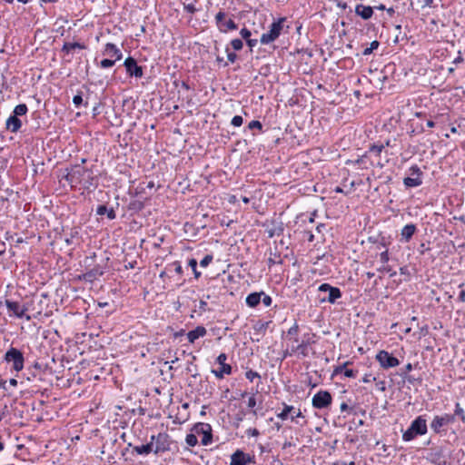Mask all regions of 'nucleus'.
<instances>
[{"mask_svg":"<svg viewBox=\"0 0 465 465\" xmlns=\"http://www.w3.org/2000/svg\"><path fill=\"white\" fill-rule=\"evenodd\" d=\"M454 418L458 416L465 423V411L459 402L455 404Z\"/></svg>","mask_w":465,"mask_h":465,"instance_id":"31","label":"nucleus"},{"mask_svg":"<svg viewBox=\"0 0 465 465\" xmlns=\"http://www.w3.org/2000/svg\"><path fill=\"white\" fill-rule=\"evenodd\" d=\"M124 65L126 69V73L130 76H134L136 78L143 77V72L142 66L137 64V62L134 58L129 56L124 60Z\"/></svg>","mask_w":465,"mask_h":465,"instance_id":"13","label":"nucleus"},{"mask_svg":"<svg viewBox=\"0 0 465 465\" xmlns=\"http://www.w3.org/2000/svg\"><path fill=\"white\" fill-rule=\"evenodd\" d=\"M261 302H262V303L268 307L272 304V298L269 296V295H266L264 292L263 294H262V297H261Z\"/></svg>","mask_w":465,"mask_h":465,"instance_id":"44","label":"nucleus"},{"mask_svg":"<svg viewBox=\"0 0 465 465\" xmlns=\"http://www.w3.org/2000/svg\"><path fill=\"white\" fill-rule=\"evenodd\" d=\"M314 338H315V334H313V333H306V334H304L302 342L300 344H297V345L292 344L291 345V350L290 351L286 350L283 352V357L285 358L287 356H291L293 353L301 354L303 357L308 356V354H309L308 347L310 345L315 343Z\"/></svg>","mask_w":465,"mask_h":465,"instance_id":"3","label":"nucleus"},{"mask_svg":"<svg viewBox=\"0 0 465 465\" xmlns=\"http://www.w3.org/2000/svg\"><path fill=\"white\" fill-rule=\"evenodd\" d=\"M263 292H252L246 297V303L249 307L254 308L261 302V297Z\"/></svg>","mask_w":465,"mask_h":465,"instance_id":"22","label":"nucleus"},{"mask_svg":"<svg viewBox=\"0 0 465 465\" xmlns=\"http://www.w3.org/2000/svg\"><path fill=\"white\" fill-rule=\"evenodd\" d=\"M224 18H225V13H223V12H219L215 15V20H216L218 26L223 23Z\"/></svg>","mask_w":465,"mask_h":465,"instance_id":"49","label":"nucleus"},{"mask_svg":"<svg viewBox=\"0 0 465 465\" xmlns=\"http://www.w3.org/2000/svg\"><path fill=\"white\" fill-rule=\"evenodd\" d=\"M331 395L327 391H320L312 397V404L316 409H324L331 404Z\"/></svg>","mask_w":465,"mask_h":465,"instance_id":"9","label":"nucleus"},{"mask_svg":"<svg viewBox=\"0 0 465 465\" xmlns=\"http://www.w3.org/2000/svg\"><path fill=\"white\" fill-rule=\"evenodd\" d=\"M355 13L357 15L361 16L362 19L367 20L372 16L373 10L369 5H363L360 4V5H356Z\"/></svg>","mask_w":465,"mask_h":465,"instance_id":"18","label":"nucleus"},{"mask_svg":"<svg viewBox=\"0 0 465 465\" xmlns=\"http://www.w3.org/2000/svg\"><path fill=\"white\" fill-rule=\"evenodd\" d=\"M184 9L191 14H193L196 11L195 7L193 5H185Z\"/></svg>","mask_w":465,"mask_h":465,"instance_id":"58","label":"nucleus"},{"mask_svg":"<svg viewBox=\"0 0 465 465\" xmlns=\"http://www.w3.org/2000/svg\"><path fill=\"white\" fill-rule=\"evenodd\" d=\"M227 360V355L225 353H221L217 359L216 361L221 365L227 364L225 361Z\"/></svg>","mask_w":465,"mask_h":465,"instance_id":"52","label":"nucleus"},{"mask_svg":"<svg viewBox=\"0 0 465 465\" xmlns=\"http://www.w3.org/2000/svg\"><path fill=\"white\" fill-rule=\"evenodd\" d=\"M64 178L72 188L82 187L89 189L91 186H94L93 172L81 164L71 167Z\"/></svg>","mask_w":465,"mask_h":465,"instance_id":"1","label":"nucleus"},{"mask_svg":"<svg viewBox=\"0 0 465 465\" xmlns=\"http://www.w3.org/2000/svg\"><path fill=\"white\" fill-rule=\"evenodd\" d=\"M427 421L423 416L417 417L411 426L402 434V440L404 441H411L417 436H421L427 433Z\"/></svg>","mask_w":465,"mask_h":465,"instance_id":"2","label":"nucleus"},{"mask_svg":"<svg viewBox=\"0 0 465 465\" xmlns=\"http://www.w3.org/2000/svg\"><path fill=\"white\" fill-rule=\"evenodd\" d=\"M357 371L351 370V369H346L344 371V375L348 378H354L356 377Z\"/></svg>","mask_w":465,"mask_h":465,"instance_id":"53","label":"nucleus"},{"mask_svg":"<svg viewBox=\"0 0 465 465\" xmlns=\"http://www.w3.org/2000/svg\"><path fill=\"white\" fill-rule=\"evenodd\" d=\"M5 360L7 362L13 363V369L16 371H20L24 368L25 358L23 353L15 349L10 348L5 354Z\"/></svg>","mask_w":465,"mask_h":465,"instance_id":"6","label":"nucleus"},{"mask_svg":"<svg viewBox=\"0 0 465 465\" xmlns=\"http://www.w3.org/2000/svg\"><path fill=\"white\" fill-rule=\"evenodd\" d=\"M409 172L411 177H406L403 179V184L407 188L418 187L422 183V172L418 165H412Z\"/></svg>","mask_w":465,"mask_h":465,"instance_id":"8","label":"nucleus"},{"mask_svg":"<svg viewBox=\"0 0 465 465\" xmlns=\"http://www.w3.org/2000/svg\"><path fill=\"white\" fill-rule=\"evenodd\" d=\"M247 406L251 409H253L256 406V398L254 394L249 397Z\"/></svg>","mask_w":465,"mask_h":465,"instance_id":"51","label":"nucleus"},{"mask_svg":"<svg viewBox=\"0 0 465 465\" xmlns=\"http://www.w3.org/2000/svg\"><path fill=\"white\" fill-rule=\"evenodd\" d=\"M245 377L250 381H252L255 378H261L260 374L257 371H254L252 370H249L245 372Z\"/></svg>","mask_w":465,"mask_h":465,"instance_id":"40","label":"nucleus"},{"mask_svg":"<svg viewBox=\"0 0 465 465\" xmlns=\"http://www.w3.org/2000/svg\"><path fill=\"white\" fill-rule=\"evenodd\" d=\"M212 261H213V255H210V254L205 255L200 262V265L202 267H207L212 262Z\"/></svg>","mask_w":465,"mask_h":465,"instance_id":"43","label":"nucleus"},{"mask_svg":"<svg viewBox=\"0 0 465 465\" xmlns=\"http://www.w3.org/2000/svg\"><path fill=\"white\" fill-rule=\"evenodd\" d=\"M285 21V17H280L277 21H274L270 25L269 31L262 35L260 39L261 44L269 45L274 42L281 35Z\"/></svg>","mask_w":465,"mask_h":465,"instance_id":"4","label":"nucleus"},{"mask_svg":"<svg viewBox=\"0 0 465 465\" xmlns=\"http://www.w3.org/2000/svg\"><path fill=\"white\" fill-rule=\"evenodd\" d=\"M231 45L233 50L240 51L243 46V43L241 39L236 38L231 41Z\"/></svg>","mask_w":465,"mask_h":465,"instance_id":"38","label":"nucleus"},{"mask_svg":"<svg viewBox=\"0 0 465 465\" xmlns=\"http://www.w3.org/2000/svg\"><path fill=\"white\" fill-rule=\"evenodd\" d=\"M416 232V226L414 224L405 225L401 232V238L405 242H408Z\"/></svg>","mask_w":465,"mask_h":465,"instance_id":"20","label":"nucleus"},{"mask_svg":"<svg viewBox=\"0 0 465 465\" xmlns=\"http://www.w3.org/2000/svg\"><path fill=\"white\" fill-rule=\"evenodd\" d=\"M96 213L98 215L106 214L110 220H114L116 216L114 210L113 208L107 209L105 205H99L96 209Z\"/></svg>","mask_w":465,"mask_h":465,"instance_id":"25","label":"nucleus"},{"mask_svg":"<svg viewBox=\"0 0 465 465\" xmlns=\"http://www.w3.org/2000/svg\"><path fill=\"white\" fill-rule=\"evenodd\" d=\"M427 460L439 465L444 462V457L440 450H430L427 455Z\"/></svg>","mask_w":465,"mask_h":465,"instance_id":"23","label":"nucleus"},{"mask_svg":"<svg viewBox=\"0 0 465 465\" xmlns=\"http://www.w3.org/2000/svg\"><path fill=\"white\" fill-rule=\"evenodd\" d=\"M459 301L461 302H465V291L464 290H462L460 292Z\"/></svg>","mask_w":465,"mask_h":465,"instance_id":"60","label":"nucleus"},{"mask_svg":"<svg viewBox=\"0 0 465 465\" xmlns=\"http://www.w3.org/2000/svg\"><path fill=\"white\" fill-rule=\"evenodd\" d=\"M340 409L341 411H346L347 410H349V406L346 402H342L340 406Z\"/></svg>","mask_w":465,"mask_h":465,"instance_id":"62","label":"nucleus"},{"mask_svg":"<svg viewBox=\"0 0 465 465\" xmlns=\"http://www.w3.org/2000/svg\"><path fill=\"white\" fill-rule=\"evenodd\" d=\"M380 271L391 272V268L386 264H382V268H381Z\"/></svg>","mask_w":465,"mask_h":465,"instance_id":"63","label":"nucleus"},{"mask_svg":"<svg viewBox=\"0 0 465 465\" xmlns=\"http://www.w3.org/2000/svg\"><path fill=\"white\" fill-rule=\"evenodd\" d=\"M292 411H293L294 415L292 416V420H294L295 418H303L304 417L300 409L297 410L296 411H295V410Z\"/></svg>","mask_w":465,"mask_h":465,"instance_id":"55","label":"nucleus"},{"mask_svg":"<svg viewBox=\"0 0 465 465\" xmlns=\"http://www.w3.org/2000/svg\"><path fill=\"white\" fill-rule=\"evenodd\" d=\"M372 381H375V378L371 377V374H365L362 378V382H364V383H369Z\"/></svg>","mask_w":465,"mask_h":465,"instance_id":"54","label":"nucleus"},{"mask_svg":"<svg viewBox=\"0 0 465 465\" xmlns=\"http://www.w3.org/2000/svg\"><path fill=\"white\" fill-rule=\"evenodd\" d=\"M347 364H348V362H345L344 364L338 366V367L335 369V372H337V373H341V372H343V373H344V371L346 370V366H347Z\"/></svg>","mask_w":465,"mask_h":465,"instance_id":"56","label":"nucleus"},{"mask_svg":"<svg viewBox=\"0 0 465 465\" xmlns=\"http://www.w3.org/2000/svg\"><path fill=\"white\" fill-rule=\"evenodd\" d=\"M240 35L246 41L247 39H249L252 35V33L249 29L247 28H242L241 31H240Z\"/></svg>","mask_w":465,"mask_h":465,"instance_id":"48","label":"nucleus"},{"mask_svg":"<svg viewBox=\"0 0 465 465\" xmlns=\"http://www.w3.org/2000/svg\"><path fill=\"white\" fill-rule=\"evenodd\" d=\"M115 62H116V60H114V59L106 58V59H104L101 61L100 66L102 68H109V67L114 66Z\"/></svg>","mask_w":465,"mask_h":465,"instance_id":"37","label":"nucleus"},{"mask_svg":"<svg viewBox=\"0 0 465 465\" xmlns=\"http://www.w3.org/2000/svg\"><path fill=\"white\" fill-rule=\"evenodd\" d=\"M294 411V407L292 405H287L286 403H283V410L282 412L277 414V417L281 419L282 420H285L288 418V415Z\"/></svg>","mask_w":465,"mask_h":465,"instance_id":"28","label":"nucleus"},{"mask_svg":"<svg viewBox=\"0 0 465 465\" xmlns=\"http://www.w3.org/2000/svg\"><path fill=\"white\" fill-rule=\"evenodd\" d=\"M250 462H252V457L249 454H246L243 451L237 450L231 456L230 465H247Z\"/></svg>","mask_w":465,"mask_h":465,"instance_id":"15","label":"nucleus"},{"mask_svg":"<svg viewBox=\"0 0 465 465\" xmlns=\"http://www.w3.org/2000/svg\"><path fill=\"white\" fill-rule=\"evenodd\" d=\"M5 125L7 130L16 133L21 128L22 122L17 116L13 114L7 118Z\"/></svg>","mask_w":465,"mask_h":465,"instance_id":"19","label":"nucleus"},{"mask_svg":"<svg viewBox=\"0 0 465 465\" xmlns=\"http://www.w3.org/2000/svg\"><path fill=\"white\" fill-rule=\"evenodd\" d=\"M380 261L382 264H387L389 261V252L387 250L380 254Z\"/></svg>","mask_w":465,"mask_h":465,"instance_id":"47","label":"nucleus"},{"mask_svg":"<svg viewBox=\"0 0 465 465\" xmlns=\"http://www.w3.org/2000/svg\"><path fill=\"white\" fill-rule=\"evenodd\" d=\"M206 306H207V302H204V301H203V300H202V301H200V303H199V308H200V310H202V311H205Z\"/></svg>","mask_w":465,"mask_h":465,"instance_id":"61","label":"nucleus"},{"mask_svg":"<svg viewBox=\"0 0 465 465\" xmlns=\"http://www.w3.org/2000/svg\"><path fill=\"white\" fill-rule=\"evenodd\" d=\"M299 331V326L297 323H294L287 331V337L289 340H292L294 337H297Z\"/></svg>","mask_w":465,"mask_h":465,"instance_id":"34","label":"nucleus"},{"mask_svg":"<svg viewBox=\"0 0 465 465\" xmlns=\"http://www.w3.org/2000/svg\"><path fill=\"white\" fill-rule=\"evenodd\" d=\"M166 270L168 272H172L173 270V272H176L177 274H180V275L183 274V268L179 262H174L169 264L166 267Z\"/></svg>","mask_w":465,"mask_h":465,"instance_id":"30","label":"nucleus"},{"mask_svg":"<svg viewBox=\"0 0 465 465\" xmlns=\"http://www.w3.org/2000/svg\"><path fill=\"white\" fill-rule=\"evenodd\" d=\"M384 147H385V145L383 143L372 144L370 147V153H374L376 155H380Z\"/></svg>","mask_w":465,"mask_h":465,"instance_id":"36","label":"nucleus"},{"mask_svg":"<svg viewBox=\"0 0 465 465\" xmlns=\"http://www.w3.org/2000/svg\"><path fill=\"white\" fill-rule=\"evenodd\" d=\"M246 43L251 48H252V47L256 46L258 41H257V39L249 38L246 40Z\"/></svg>","mask_w":465,"mask_h":465,"instance_id":"57","label":"nucleus"},{"mask_svg":"<svg viewBox=\"0 0 465 465\" xmlns=\"http://www.w3.org/2000/svg\"><path fill=\"white\" fill-rule=\"evenodd\" d=\"M376 360L383 369L393 368L400 364V361L397 358L393 357L388 351L383 350L380 351L376 354Z\"/></svg>","mask_w":465,"mask_h":465,"instance_id":"10","label":"nucleus"},{"mask_svg":"<svg viewBox=\"0 0 465 465\" xmlns=\"http://www.w3.org/2000/svg\"><path fill=\"white\" fill-rule=\"evenodd\" d=\"M426 125H427L429 128H432V127H434V126H435V123H434L433 121H431V120H429V121H427Z\"/></svg>","mask_w":465,"mask_h":465,"instance_id":"64","label":"nucleus"},{"mask_svg":"<svg viewBox=\"0 0 465 465\" xmlns=\"http://www.w3.org/2000/svg\"><path fill=\"white\" fill-rule=\"evenodd\" d=\"M235 29H237V25L232 19H229L219 25V30L222 33H226L229 30H235Z\"/></svg>","mask_w":465,"mask_h":465,"instance_id":"27","label":"nucleus"},{"mask_svg":"<svg viewBox=\"0 0 465 465\" xmlns=\"http://www.w3.org/2000/svg\"><path fill=\"white\" fill-rule=\"evenodd\" d=\"M243 123V119L241 115H235L232 117L231 124L235 127H240Z\"/></svg>","mask_w":465,"mask_h":465,"instance_id":"41","label":"nucleus"},{"mask_svg":"<svg viewBox=\"0 0 465 465\" xmlns=\"http://www.w3.org/2000/svg\"><path fill=\"white\" fill-rule=\"evenodd\" d=\"M226 53L228 61L232 64L234 63L237 59V54L233 52H231L228 47L226 48Z\"/></svg>","mask_w":465,"mask_h":465,"instance_id":"46","label":"nucleus"},{"mask_svg":"<svg viewBox=\"0 0 465 465\" xmlns=\"http://www.w3.org/2000/svg\"><path fill=\"white\" fill-rule=\"evenodd\" d=\"M188 265L192 268L194 277L198 279L201 276V272L197 271V261L193 258L190 259L188 262Z\"/></svg>","mask_w":465,"mask_h":465,"instance_id":"33","label":"nucleus"},{"mask_svg":"<svg viewBox=\"0 0 465 465\" xmlns=\"http://www.w3.org/2000/svg\"><path fill=\"white\" fill-rule=\"evenodd\" d=\"M10 315H14L17 318H23L25 312L28 311V307L25 304H20L17 302L5 300V302Z\"/></svg>","mask_w":465,"mask_h":465,"instance_id":"14","label":"nucleus"},{"mask_svg":"<svg viewBox=\"0 0 465 465\" xmlns=\"http://www.w3.org/2000/svg\"><path fill=\"white\" fill-rule=\"evenodd\" d=\"M27 111H28V109H27L26 104H20L15 107L14 115L17 116V117L25 115L27 113Z\"/></svg>","mask_w":465,"mask_h":465,"instance_id":"29","label":"nucleus"},{"mask_svg":"<svg viewBox=\"0 0 465 465\" xmlns=\"http://www.w3.org/2000/svg\"><path fill=\"white\" fill-rule=\"evenodd\" d=\"M192 430L197 435L202 436L201 443L204 446L209 445L213 440L212 427L208 423H196Z\"/></svg>","mask_w":465,"mask_h":465,"instance_id":"7","label":"nucleus"},{"mask_svg":"<svg viewBox=\"0 0 465 465\" xmlns=\"http://www.w3.org/2000/svg\"><path fill=\"white\" fill-rule=\"evenodd\" d=\"M455 421L454 415L451 414H444L441 416H435L430 422V428L435 433H439L441 430V428L451 424Z\"/></svg>","mask_w":465,"mask_h":465,"instance_id":"12","label":"nucleus"},{"mask_svg":"<svg viewBox=\"0 0 465 465\" xmlns=\"http://www.w3.org/2000/svg\"><path fill=\"white\" fill-rule=\"evenodd\" d=\"M281 262H282V260H281L280 256L277 255L276 253H274L273 256L271 254V256L268 259L269 267L272 266L273 264L281 263Z\"/></svg>","mask_w":465,"mask_h":465,"instance_id":"39","label":"nucleus"},{"mask_svg":"<svg viewBox=\"0 0 465 465\" xmlns=\"http://www.w3.org/2000/svg\"><path fill=\"white\" fill-rule=\"evenodd\" d=\"M248 128L251 129V130H252V129L262 130V123L260 121L253 120V121L249 123Z\"/></svg>","mask_w":465,"mask_h":465,"instance_id":"42","label":"nucleus"},{"mask_svg":"<svg viewBox=\"0 0 465 465\" xmlns=\"http://www.w3.org/2000/svg\"><path fill=\"white\" fill-rule=\"evenodd\" d=\"M103 54L104 55L114 58V60L116 61L121 60L123 57L121 50L114 44L112 43H108L105 45Z\"/></svg>","mask_w":465,"mask_h":465,"instance_id":"16","label":"nucleus"},{"mask_svg":"<svg viewBox=\"0 0 465 465\" xmlns=\"http://www.w3.org/2000/svg\"><path fill=\"white\" fill-rule=\"evenodd\" d=\"M380 45V43L378 41H373L371 43V45L367 48H365L362 52L363 55H369L372 53L373 50L377 49Z\"/></svg>","mask_w":465,"mask_h":465,"instance_id":"35","label":"nucleus"},{"mask_svg":"<svg viewBox=\"0 0 465 465\" xmlns=\"http://www.w3.org/2000/svg\"><path fill=\"white\" fill-rule=\"evenodd\" d=\"M150 442H153V449L155 454L164 452L170 449L169 436L164 432L152 435Z\"/></svg>","mask_w":465,"mask_h":465,"instance_id":"5","label":"nucleus"},{"mask_svg":"<svg viewBox=\"0 0 465 465\" xmlns=\"http://www.w3.org/2000/svg\"><path fill=\"white\" fill-rule=\"evenodd\" d=\"M185 442L187 445L191 447H194L198 443L197 435L193 431V433L187 434L185 438Z\"/></svg>","mask_w":465,"mask_h":465,"instance_id":"32","label":"nucleus"},{"mask_svg":"<svg viewBox=\"0 0 465 465\" xmlns=\"http://www.w3.org/2000/svg\"><path fill=\"white\" fill-rule=\"evenodd\" d=\"M103 271L99 268H94L93 270H91L87 275H89L90 277H97V276H101L103 275Z\"/></svg>","mask_w":465,"mask_h":465,"instance_id":"45","label":"nucleus"},{"mask_svg":"<svg viewBox=\"0 0 465 465\" xmlns=\"http://www.w3.org/2000/svg\"><path fill=\"white\" fill-rule=\"evenodd\" d=\"M207 331L203 326H197L187 333V339L190 343H193L197 339L205 336Z\"/></svg>","mask_w":465,"mask_h":465,"instance_id":"17","label":"nucleus"},{"mask_svg":"<svg viewBox=\"0 0 465 465\" xmlns=\"http://www.w3.org/2000/svg\"><path fill=\"white\" fill-rule=\"evenodd\" d=\"M321 292H327L328 295L326 297L322 298V302H328L330 303H334L337 299L341 298V292L339 288L331 286L328 283H322L318 288Z\"/></svg>","mask_w":465,"mask_h":465,"instance_id":"11","label":"nucleus"},{"mask_svg":"<svg viewBox=\"0 0 465 465\" xmlns=\"http://www.w3.org/2000/svg\"><path fill=\"white\" fill-rule=\"evenodd\" d=\"M73 103L76 107H79L83 104V98L81 94H76L73 97Z\"/></svg>","mask_w":465,"mask_h":465,"instance_id":"50","label":"nucleus"},{"mask_svg":"<svg viewBox=\"0 0 465 465\" xmlns=\"http://www.w3.org/2000/svg\"><path fill=\"white\" fill-rule=\"evenodd\" d=\"M260 433H259V430L257 429H250L248 430V435H251V436H253V437H256L258 436Z\"/></svg>","mask_w":465,"mask_h":465,"instance_id":"59","label":"nucleus"},{"mask_svg":"<svg viewBox=\"0 0 465 465\" xmlns=\"http://www.w3.org/2000/svg\"><path fill=\"white\" fill-rule=\"evenodd\" d=\"M133 450L139 455H147L153 451V442H148L147 444L141 446H134Z\"/></svg>","mask_w":465,"mask_h":465,"instance_id":"24","label":"nucleus"},{"mask_svg":"<svg viewBox=\"0 0 465 465\" xmlns=\"http://www.w3.org/2000/svg\"><path fill=\"white\" fill-rule=\"evenodd\" d=\"M85 49L86 46L84 45V44H80V43H69V42H66L64 44L63 47H62V51L68 54L70 53L72 50L74 49Z\"/></svg>","mask_w":465,"mask_h":465,"instance_id":"26","label":"nucleus"},{"mask_svg":"<svg viewBox=\"0 0 465 465\" xmlns=\"http://www.w3.org/2000/svg\"><path fill=\"white\" fill-rule=\"evenodd\" d=\"M212 373H213L217 379H223L225 375L232 373V366L229 364L221 365L218 370H212Z\"/></svg>","mask_w":465,"mask_h":465,"instance_id":"21","label":"nucleus"}]
</instances>
